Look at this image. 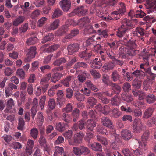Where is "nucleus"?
<instances>
[{
  "instance_id": "nucleus-1",
  "label": "nucleus",
  "mask_w": 156,
  "mask_h": 156,
  "mask_svg": "<svg viewBox=\"0 0 156 156\" xmlns=\"http://www.w3.org/2000/svg\"><path fill=\"white\" fill-rule=\"evenodd\" d=\"M122 25L118 29L116 35L119 38L123 37L129 30L135 27V25L132 23V21L126 18L123 19L121 21Z\"/></svg>"
},
{
  "instance_id": "nucleus-2",
  "label": "nucleus",
  "mask_w": 156,
  "mask_h": 156,
  "mask_svg": "<svg viewBox=\"0 0 156 156\" xmlns=\"http://www.w3.org/2000/svg\"><path fill=\"white\" fill-rule=\"evenodd\" d=\"M149 132L148 130H146L142 136V142L138 141L139 144V148L144 150H147L148 148L147 143L146 142L148 140Z\"/></svg>"
},
{
  "instance_id": "nucleus-3",
  "label": "nucleus",
  "mask_w": 156,
  "mask_h": 156,
  "mask_svg": "<svg viewBox=\"0 0 156 156\" xmlns=\"http://www.w3.org/2000/svg\"><path fill=\"white\" fill-rule=\"evenodd\" d=\"M73 149V152L76 155H86L89 154L90 152L89 149L84 146H81L79 147H75Z\"/></svg>"
},
{
  "instance_id": "nucleus-4",
  "label": "nucleus",
  "mask_w": 156,
  "mask_h": 156,
  "mask_svg": "<svg viewBox=\"0 0 156 156\" xmlns=\"http://www.w3.org/2000/svg\"><path fill=\"white\" fill-rule=\"evenodd\" d=\"M133 126V130L136 132H140L144 127L141 119L139 118H136L134 119Z\"/></svg>"
},
{
  "instance_id": "nucleus-5",
  "label": "nucleus",
  "mask_w": 156,
  "mask_h": 156,
  "mask_svg": "<svg viewBox=\"0 0 156 156\" xmlns=\"http://www.w3.org/2000/svg\"><path fill=\"white\" fill-rule=\"evenodd\" d=\"M101 123L104 126L109 128L112 130V133H114L115 132V130L114 128V126L109 118L105 116L103 117L101 119Z\"/></svg>"
},
{
  "instance_id": "nucleus-6",
  "label": "nucleus",
  "mask_w": 156,
  "mask_h": 156,
  "mask_svg": "<svg viewBox=\"0 0 156 156\" xmlns=\"http://www.w3.org/2000/svg\"><path fill=\"white\" fill-rule=\"evenodd\" d=\"M79 33V30L78 29H73L71 31L69 34L66 35L65 37L62 39V41L64 43L68 42L71 39L76 36Z\"/></svg>"
},
{
  "instance_id": "nucleus-7",
  "label": "nucleus",
  "mask_w": 156,
  "mask_h": 156,
  "mask_svg": "<svg viewBox=\"0 0 156 156\" xmlns=\"http://www.w3.org/2000/svg\"><path fill=\"white\" fill-rule=\"evenodd\" d=\"M80 48V45L78 43H75L68 45L67 49L68 50V53L70 55H72L77 52Z\"/></svg>"
},
{
  "instance_id": "nucleus-8",
  "label": "nucleus",
  "mask_w": 156,
  "mask_h": 156,
  "mask_svg": "<svg viewBox=\"0 0 156 156\" xmlns=\"http://www.w3.org/2000/svg\"><path fill=\"white\" fill-rule=\"evenodd\" d=\"M145 15V14L141 10H136V9H132L129 13V16L132 18L133 17L136 18L143 17Z\"/></svg>"
},
{
  "instance_id": "nucleus-9",
  "label": "nucleus",
  "mask_w": 156,
  "mask_h": 156,
  "mask_svg": "<svg viewBox=\"0 0 156 156\" xmlns=\"http://www.w3.org/2000/svg\"><path fill=\"white\" fill-rule=\"evenodd\" d=\"M79 56L82 59L85 60H87L91 57H94V55L92 54V52L87 50V49L84 51L80 53Z\"/></svg>"
},
{
  "instance_id": "nucleus-10",
  "label": "nucleus",
  "mask_w": 156,
  "mask_h": 156,
  "mask_svg": "<svg viewBox=\"0 0 156 156\" xmlns=\"http://www.w3.org/2000/svg\"><path fill=\"white\" fill-rule=\"evenodd\" d=\"M85 123L82 120H80L74 124L72 126V129L73 131H77L80 129L83 130L85 129Z\"/></svg>"
},
{
  "instance_id": "nucleus-11",
  "label": "nucleus",
  "mask_w": 156,
  "mask_h": 156,
  "mask_svg": "<svg viewBox=\"0 0 156 156\" xmlns=\"http://www.w3.org/2000/svg\"><path fill=\"white\" fill-rule=\"evenodd\" d=\"M113 134L115 139L113 141H112L111 147L113 149L117 150L119 149L120 141L119 139L118 135L117 134L115 133Z\"/></svg>"
},
{
  "instance_id": "nucleus-12",
  "label": "nucleus",
  "mask_w": 156,
  "mask_h": 156,
  "mask_svg": "<svg viewBox=\"0 0 156 156\" xmlns=\"http://www.w3.org/2000/svg\"><path fill=\"white\" fill-rule=\"evenodd\" d=\"M84 136V134L82 133H80L75 134L74 136V142H71L69 140L70 144L73 145L74 143H81L82 142V139Z\"/></svg>"
},
{
  "instance_id": "nucleus-13",
  "label": "nucleus",
  "mask_w": 156,
  "mask_h": 156,
  "mask_svg": "<svg viewBox=\"0 0 156 156\" xmlns=\"http://www.w3.org/2000/svg\"><path fill=\"white\" fill-rule=\"evenodd\" d=\"M102 62L99 60L98 58H95L90 63V66L94 69H99L102 65Z\"/></svg>"
},
{
  "instance_id": "nucleus-14",
  "label": "nucleus",
  "mask_w": 156,
  "mask_h": 156,
  "mask_svg": "<svg viewBox=\"0 0 156 156\" xmlns=\"http://www.w3.org/2000/svg\"><path fill=\"white\" fill-rule=\"evenodd\" d=\"M104 13L102 11V7L99 6L98 9L96 11V15L97 16L101 18L102 20L107 22H109L110 20L113 19V18L111 17H105L104 16Z\"/></svg>"
},
{
  "instance_id": "nucleus-15",
  "label": "nucleus",
  "mask_w": 156,
  "mask_h": 156,
  "mask_svg": "<svg viewBox=\"0 0 156 156\" xmlns=\"http://www.w3.org/2000/svg\"><path fill=\"white\" fill-rule=\"evenodd\" d=\"M59 4L64 11H67L70 8L71 2L69 0H62L60 2Z\"/></svg>"
},
{
  "instance_id": "nucleus-16",
  "label": "nucleus",
  "mask_w": 156,
  "mask_h": 156,
  "mask_svg": "<svg viewBox=\"0 0 156 156\" xmlns=\"http://www.w3.org/2000/svg\"><path fill=\"white\" fill-rule=\"evenodd\" d=\"M69 28L67 24L63 25L60 27L56 32L57 36H61L66 33L69 30Z\"/></svg>"
},
{
  "instance_id": "nucleus-17",
  "label": "nucleus",
  "mask_w": 156,
  "mask_h": 156,
  "mask_svg": "<svg viewBox=\"0 0 156 156\" xmlns=\"http://www.w3.org/2000/svg\"><path fill=\"white\" fill-rule=\"evenodd\" d=\"M115 66L114 61H110L104 64L102 68V70L104 72L112 70Z\"/></svg>"
},
{
  "instance_id": "nucleus-18",
  "label": "nucleus",
  "mask_w": 156,
  "mask_h": 156,
  "mask_svg": "<svg viewBox=\"0 0 156 156\" xmlns=\"http://www.w3.org/2000/svg\"><path fill=\"white\" fill-rule=\"evenodd\" d=\"M87 146L93 150L96 151H102V146L100 144L98 143L94 142L93 143L87 144Z\"/></svg>"
},
{
  "instance_id": "nucleus-19",
  "label": "nucleus",
  "mask_w": 156,
  "mask_h": 156,
  "mask_svg": "<svg viewBox=\"0 0 156 156\" xmlns=\"http://www.w3.org/2000/svg\"><path fill=\"white\" fill-rule=\"evenodd\" d=\"M121 133L122 138L126 140H129L132 136L131 132L126 129H123L121 131Z\"/></svg>"
},
{
  "instance_id": "nucleus-20",
  "label": "nucleus",
  "mask_w": 156,
  "mask_h": 156,
  "mask_svg": "<svg viewBox=\"0 0 156 156\" xmlns=\"http://www.w3.org/2000/svg\"><path fill=\"white\" fill-rule=\"evenodd\" d=\"M90 77V74L86 71H82L81 73L78 75L77 77L78 80L81 83L84 82L86 78H89Z\"/></svg>"
},
{
  "instance_id": "nucleus-21",
  "label": "nucleus",
  "mask_w": 156,
  "mask_h": 156,
  "mask_svg": "<svg viewBox=\"0 0 156 156\" xmlns=\"http://www.w3.org/2000/svg\"><path fill=\"white\" fill-rule=\"evenodd\" d=\"M85 124L87 129L86 131H92L93 128L96 126L95 123L93 120L91 119L87 120L85 122Z\"/></svg>"
},
{
  "instance_id": "nucleus-22",
  "label": "nucleus",
  "mask_w": 156,
  "mask_h": 156,
  "mask_svg": "<svg viewBox=\"0 0 156 156\" xmlns=\"http://www.w3.org/2000/svg\"><path fill=\"white\" fill-rule=\"evenodd\" d=\"M74 12H76L77 16H81L86 15L87 10L86 9H84V6H81L74 9Z\"/></svg>"
},
{
  "instance_id": "nucleus-23",
  "label": "nucleus",
  "mask_w": 156,
  "mask_h": 156,
  "mask_svg": "<svg viewBox=\"0 0 156 156\" xmlns=\"http://www.w3.org/2000/svg\"><path fill=\"white\" fill-rule=\"evenodd\" d=\"M73 76H69L62 80L61 83L65 87H69L70 83L73 81Z\"/></svg>"
},
{
  "instance_id": "nucleus-24",
  "label": "nucleus",
  "mask_w": 156,
  "mask_h": 156,
  "mask_svg": "<svg viewBox=\"0 0 156 156\" xmlns=\"http://www.w3.org/2000/svg\"><path fill=\"white\" fill-rule=\"evenodd\" d=\"M124 56L120 55L118 58H115L114 60V62L115 66L118 65L120 66H122L125 64V61L124 60L125 59Z\"/></svg>"
},
{
  "instance_id": "nucleus-25",
  "label": "nucleus",
  "mask_w": 156,
  "mask_h": 156,
  "mask_svg": "<svg viewBox=\"0 0 156 156\" xmlns=\"http://www.w3.org/2000/svg\"><path fill=\"white\" fill-rule=\"evenodd\" d=\"M90 20L87 17H83L79 19L78 21V25L80 27H86L87 24L90 23Z\"/></svg>"
},
{
  "instance_id": "nucleus-26",
  "label": "nucleus",
  "mask_w": 156,
  "mask_h": 156,
  "mask_svg": "<svg viewBox=\"0 0 156 156\" xmlns=\"http://www.w3.org/2000/svg\"><path fill=\"white\" fill-rule=\"evenodd\" d=\"M68 125L66 123L59 122L56 124V129L60 132H62L66 130Z\"/></svg>"
},
{
  "instance_id": "nucleus-27",
  "label": "nucleus",
  "mask_w": 156,
  "mask_h": 156,
  "mask_svg": "<svg viewBox=\"0 0 156 156\" xmlns=\"http://www.w3.org/2000/svg\"><path fill=\"white\" fill-rule=\"evenodd\" d=\"M95 37L94 35H93L92 37L89 38L86 42V45L87 47H89L91 48H93L94 46L96 44L97 42L94 40L93 37Z\"/></svg>"
},
{
  "instance_id": "nucleus-28",
  "label": "nucleus",
  "mask_w": 156,
  "mask_h": 156,
  "mask_svg": "<svg viewBox=\"0 0 156 156\" xmlns=\"http://www.w3.org/2000/svg\"><path fill=\"white\" fill-rule=\"evenodd\" d=\"M145 32L144 30L142 28L137 27L133 31V34L134 36H143L145 34Z\"/></svg>"
},
{
  "instance_id": "nucleus-29",
  "label": "nucleus",
  "mask_w": 156,
  "mask_h": 156,
  "mask_svg": "<svg viewBox=\"0 0 156 156\" xmlns=\"http://www.w3.org/2000/svg\"><path fill=\"white\" fill-rule=\"evenodd\" d=\"M36 50L35 47H31L27 51L28 56L31 58H34L36 54Z\"/></svg>"
},
{
  "instance_id": "nucleus-30",
  "label": "nucleus",
  "mask_w": 156,
  "mask_h": 156,
  "mask_svg": "<svg viewBox=\"0 0 156 156\" xmlns=\"http://www.w3.org/2000/svg\"><path fill=\"white\" fill-rule=\"evenodd\" d=\"M97 103V99L92 97H90L87 99V105L89 108L93 107Z\"/></svg>"
},
{
  "instance_id": "nucleus-31",
  "label": "nucleus",
  "mask_w": 156,
  "mask_h": 156,
  "mask_svg": "<svg viewBox=\"0 0 156 156\" xmlns=\"http://www.w3.org/2000/svg\"><path fill=\"white\" fill-rule=\"evenodd\" d=\"M121 97L123 101L129 103L131 102L133 100L132 95L128 94L126 92L123 93L121 94Z\"/></svg>"
},
{
  "instance_id": "nucleus-32",
  "label": "nucleus",
  "mask_w": 156,
  "mask_h": 156,
  "mask_svg": "<svg viewBox=\"0 0 156 156\" xmlns=\"http://www.w3.org/2000/svg\"><path fill=\"white\" fill-rule=\"evenodd\" d=\"M62 76V74L61 73L56 72L52 76L51 81V82L55 83L60 80Z\"/></svg>"
},
{
  "instance_id": "nucleus-33",
  "label": "nucleus",
  "mask_w": 156,
  "mask_h": 156,
  "mask_svg": "<svg viewBox=\"0 0 156 156\" xmlns=\"http://www.w3.org/2000/svg\"><path fill=\"white\" fill-rule=\"evenodd\" d=\"M154 111V108H149L147 109L144 112L143 118L147 119L151 117Z\"/></svg>"
},
{
  "instance_id": "nucleus-34",
  "label": "nucleus",
  "mask_w": 156,
  "mask_h": 156,
  "mask_svg": "<svg viewBox=\"0 0 156 156\" xmlns=\"http://www.w3.org/2000/svg\"><path fill=\"white\" fill-rule=\"evenodd\" d=\"M111 116L114 118H117L122 115V112L116 108H114L111 111Z\"/></svg>"
},
{
  "instance_id": "nucleus-35",
  "label": "nucleus",
  "mask_w": 156,
  "mask_h": 156,
  "mask_svg": "<svg viewBox=\"0 0 156 156\" xmlns=\"http://www.w3.org/2000/svg\"><path fill=\"white\" fill-rule=\"evenodd\" d=\"M112 90L117 94H119L121 91V87L115 83H112L110 85Z\"/></svg>"
},
{
  "instance_id": "nucleus-36",
  "label": "nucleus",
  "mask_w": 156,
  "mask_h": 156,
  "mask_svg": "<svg viewBox=\"0 0 156 156\" xmlns=\"http://www.w3.org/2000/svg\"><path fill=\"white\" fill-rule=\"evenodd\" d=\"M102 80L103 83L107 86H110L113 83L110 80L109 76L107 74L103 75Z\"/></svg>"
},
{
  "instance_id": "nucleus-37",
  "label": "nucleus",
  "mask_w": 156,
  "mask_h": 156,
  "mask_svg": "<svg viewBox=\"0 0 156 156\" xmlns=\"http://www.w3.org/2000/svg\"><path fill=\"white\" fill-rule=\"evenodd\" d=\"M59 20H56L53 21L48 27L49 30H53L56 29L59 26Z\"/></svg>"
},
{
  "instance_id": "nucleus-38",
  "label": "nucleus",
  "mask_w": 156,
  "mask_h": 156,
  "mask_svg": "<svg viewBox=\"0 0 156 156\" xmlns=\"http://www.w3.org/2000/svg\"><path fill=\"white\" fill-rule=\"evenodd\" d=\"M121 77V76L118 73V72L116 70L112 72L111 75V78L114 82L119 80Z\"/></svg>"
},
{
  "instance_id": "nucleus-39",
  "label": "nucleus",
  "mask_w": 156,
  "mask_h": 156,
  "mask_svg": "<svg viewBox=\"0 0 156 156\" xmlns=\"http://www.w3.org/2000/svg\"><path fill=\"white\" fill-rule=\"evenodd\" d=\"M125 5L124 3L121 2L120 4V8L117 11H114L113 12V14H117L120 13L123 14L126 12Z\"/></svg>"
},
{
  "instance_id": "nucleus-40",
  "label": "nucleus",
  "mask_w": 156,
  "mask_h": 156,
  "mask_svg": "<svg viewBox=\"0 0 156 156\" xmlns=\"http://www.w3.org/2000/svg\"><path fill=\"white\" fill-rule=\"evenodd\" d=\"M146 7L147 9L156 7V0H149L147 1Z\"/></svg>"
},
{
  "instance_id": "nucleus-41",
  "label": "nucleus",
  "mask_w": 156,
  "mask_h": 156,
  "mask_svg": "<svg viewBox=\"0 0 156 156\" xmlns=\"http://www.w3.org/2000/svg\"><path fill=\"white\" fill-rule=\"evenodd\" d=\"M80 111L77 108H75L73 110L72 112V117L73 119V121L75 122L79 119Z\"/></svg>"
},
{
  "instance_id": "nucleus-42",
  "label": "nucleus",
  "mask_w": 156,
  "mask_h": 156,
  "mask_svg": "<svg viewBox=\"0 0 156 156\" xmlns=\"http://www.w3.org/2000/svg\"><path fill=\"white\" fill-rule=\"evenodd\" d=\"M94 135L92 131H86V136L85 137V140L87 142V144L91 143L90 140L93 138Z\"/></svg>"
},
{
  "instance_id": "nucleus-43",
  "label": "nucleus",
  "mask_w": 156,
  "mask_h": 156,
  "mask_svg": "<svg viewBox=\"0 0 156 156\" xmlns=\"http://www.w3.org/2000/svg\"><path fill=\"white\" fill-rule=\"evenodd\" d=\"M51 77V74L50 73L47 74L44 77L41 79L40 82L41 84L42 85L49 84L48 81Z\"/></svg>"
},
{
  "instance_id": "nucleus-44",
  "label": "nucleus",
  "mask_w": 156,
  "mask_h": 156,
  "mask_svg": "<svg viewBox=\"0 0 156 156\" xmlns=\"http://www.w3.org/2000/svg\"><path fill=\"white\" fill-rule=\"evenodd\" d=\"M111 101L113 106H117L120 104V101L118 96L115 95L111 99Z\"/></svg>"
},
{
  "instance_id": "nucleus-45",
  "label": "nucleus",
  "mask_w": 156,
  "mask_h": 156,
  "mask_svg": "<svg viewBox=\"0 0 156 156\" xmlns=\"http://www.w3.org/2000/svg\"><path fill=\"white\" fill-rule=\"evenodd\" d=\"M66 60L64 57L60 58L57 59L53 63L55 66H59L62 64L66 63Z\"/></svg>"
},
{
  "instance_id": "nucleus-46",
  "label": "nucleus",
  "mask_w": 156,
  "mask_h": 156,
  "mask_svg": "<svg viewBox=\"0 0 156 156\" xmlns=\"http://www.w3.org/2000/svg\"><path fill=\"white\" fill-rule=\"evenodd\" d=\"M122 152L125 156H134L133 154V150H130L128 148H123Z\"/></svg>"
},
{
  "instance_id": "nucleus-47",
  "label": "nucleus",
  "mask_w": 156,
  "mask_h": 156,
  "mask_svg": "<svg viewBox=\"0 0 156 156\" xmlns=\"http://www.w3.org/2000/svg\"><path fill=\"white\" fill-rule=\"evenodd\" d=\"M146 99L147 103L151 104L156 101V96L153 94H149L146 97Z\"/></svg>"
},
{
  "instance_id": "nucleus-48",
  "label": "nucleus",
  "mask_w": 156,
  "mask_h": 156,
  "mask_svg": "<svg viewBox=\"0 0 156 156\" xmlns=\"http://www.w3.org/2000/svg\"><path fill=\"white\" fill-rule=\"evenodd\" d=\"M85 83L88 88H90L94 91L97 92L98 91V89L90 80H87Z\"/></svg>"
},
{
  "instance_id": "nucleus-49",
  "label": "nucleus",
  "mask_w": 156,
  "mask_h": 156,
  "mask_svg": "<svg viewBox=\"0 0 156 156\" xmlns=\"http://www.w3.org/2000/svg\"><path fill=\"white\" fill-rule=\"evenodd\" d=\"M25 18L23 16H20L13 21V25L17 26L23 23L24 20Z\"/></svg>"
},
{
  "instance_id": "nucleus-50",
  "label": "nucleus",
  "mask_w": 156,
  "mask_h": 156,
  "mask_svg": "<svg viewBox=\"0 0 156 156\" xmlns=\"http://www.w3.org/2000/svg\"><path fill=\"white\" fill-rule=\"evenodd\" d=\"M37 38L36 37H33L28 38L26 41V43L28 45L33 44L37 41Z\"/></svg>"
},
{
  "instance_id": "nucleus-51",
  "label": "nucleus",
  "mask_w": 156,
  "mask_h": 156,
  "mask_svg": "<svg viewBox=\"0 0 156 156\" xmlns=\"http://www.w3.org/2000/svg\"><path fill=\"white\" fill-rule=\"evenodd\" d=\"M38 133L37 129L33 128L30 130V135L33 139L36 140L37 138Z\"/></svg>"
},
{
  "instance_id": "nucleus-52",
  "label": "nucleus",
  "mask_w": 156,
  "mask_h": 156,
  "mask_svg": "<svg viewBox=\"0 0 156 156\" xmlns=\"http://www.w3.org/2000/svg\"><path fill=\"white\" fill-rule=\"evenodd\" d=\"M63 13L62 11L59 8H57L55 10L52 16L53 18H58L61 16Z\"/></svg>"
},
{
  "instance_id": "nucleus-53",
  "label": "nucleus",
  "mask_w": 156,
  "mask_h": 156,
  "mask_svg": "<svg viewBox=\"0 0 156 156\" xmlns=\"http://www.w3.org/2000/svg\"><path fill=\"white\" fill-rule=\"evenodd\" d=\"M53 37L54 35L53 34H49L42 39L41 42L42 43H44L48 41H51L53 40Z\"/></svg>"
},
{
  "instance_id": "nucleus-54",
  "label": "nucleus",
  "mask_w": 156,
  "mask_h": 156,
  "mask_svg": "<svg viewBox=\"0 0 156 156\" xmlns=\"http://www.w3.org/2000/svg\"><path fill=\"white\" fill-rule=\"evenodd\" d=\"M18 124L17 129L18 130H22L25 124V122L23 118L20 117L18 120Z\"/></svg>"
},
{
  "instance_id": "nucleus-55",
  "label": "nucleus",
  "mask_w": 156,
  "mask_h": 156,
  "mask_svg": "<svg viewBox=\"0 0 156 156\" xmlns=\"http://www.w3.org/2000/svg\"><path fill=\"white\" fill-rule=\"evenodd\" d=\"M59 45L56 44L49 47L46 49V51L48 53H50L57 49L59 47Z\"/></svg>"
},
{
  "instance_id": "nucleus-56",
  "label": "nucleus",
  "mask_w": 156,
  "mask_h": 156,
  "mask_svg": "<svg viewBox=\"0 0 156 156\" xmlns=\"http://www.w3.org/2000/svg\"><path fill=\"white\" fill-rule=\"evenodd\" d=\"M97 137L98 141L105 146L107 145L108 144V143L107 140L105 138L98 135L97 136Z\"/></svg>"
},
{
  "instance_id": "nucleus-57",
  "label": "nucleus",
  "mask_w": 156,
  "mask_h": 156,
  "mask_svg": "<svg viewBox=\"0 0 156 156\" xmlns=\"http://www.w3.org/2000/svg\"><path fill=\"white\" fill-rule=\"evenodd\" d=\"M48 106L50 110L53 109L56 105L55 100L54 99L50 98L48 102Z\"/></svg>"
},
{
  "instance_id": "nucleus-58",
  "label": "nucleus",
  "mask_w": 156,
  "mask_h": 156,
  "mask_svg": "<svg viewBox=\"0 0 156 156\" xmlns=\"http://www.w3.org/2000/svg\"><path fill=\"white\" fill-rule=\"evenodd\" d=\"M95 30L92 27L90 26L89 28H86L84 29V33L85 35H89L94 33Z\"/></svg>"
},
{
  "instance_id": "nucleus-59",
  "label": "nucleus",
  "mask_w": 156,
  "mask_h": 156,
  "mask_svg": "<svg viewBox=\"0 0 156 156\" xmlns=\"http://www.w3.org/2000/svg\"><path fill=\"white\" fill-rule=\"evenodd\" d=\"M98 33L101 37L107 38L108 36V31L107 30L101 31V30H99Z\"/></svg>"
},
{
  "instance_id": "nucleus-60",
  "label": "nucleus",
  "mask_w": 156,
  "mask_h": 156,
  "mask_svg": "<svg viewBox=\"0 0 156 156\" xmlns=\"http://www.w3.org/2000/svg\"><path fill=\"white\" fill-rule=\"evenodd\" d=\"M132 85L134 87L138 89L141 86V81L137 79H135L133 82Z\"/></svg>"
},
{
  "instance_id": "nucleus-61",
  "label": "nucleus",
  "mask_w": 156,
  "mask_h": 156,
  "mask_svg": "<svg viewBox=\"0 0 156 156\" xmlns=\"http://www.w3.org/2000/svg\"><path fill=\"white\" fill-rule=\"evenodd\" d=\"M124 78L128 81H130L133 78V75L129 72H126L123 74Z\"/></svg>"
},
{
  "instance_id": "nucleus-62",
  "label": "nucleus",
  "mask_w": 156,
  "mask_h": 156,
  "mask_svg": "<svg viewBox=\"0 0 156 156\" xmlns=\"http://www.w3.org/2000/svg\"><path fill=\"white\" fill-rule=\"evenodd\" d=\"M28 28V24L27 23L21 25L19 29V30L20 33H25L27 30Z\"/></svg>"
},
{
  "instance_id": "nucleus-63",
  "label": "nucleus",
  "mask_w": 156,
  "mask_h": 156,
  "mask_svg": "<svg viewBox=\"0 0 156 156\" xmlns=\"http://www.w3.org/2000/svg\"><path fill=\"white\" fill-rule=\"evenodd\" d=\"M87 66V65L84 62H78L75 65L74 68L76 69L80 67L86 68Z\"/></svg>"
},
{
  "instance_id": "nucleus-64",
  "label": "nucleus",
  "mask_w": 156,
  "mask_h": 156,
  "mask_svg": "<svg viewBox=\"0 0 156 156\" xmlns=\"http://www.w3.org/2000/svg\"><path fill=\"white\" fill-rule=\"evenodd\" d=\"M75 97L79 101H83L85 98L84 95L79 92H76L75 94Z\"/></svg>"
}]
</instances>
